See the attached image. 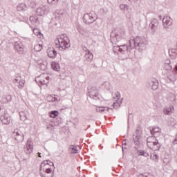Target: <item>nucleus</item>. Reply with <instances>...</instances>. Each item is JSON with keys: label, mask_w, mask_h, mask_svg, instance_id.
Wrapping results in <instances>:
<instances>
[{"label": "nucleus", "mask_w": 177, "mask_h": 177, "mask_svg": "<svg viewBox=\"0 0 177 177\" xmlns=\"http://www.w3.org/2000/svg\"><path fill=\"white\" fill-rule=\"evenodd\" d=\"M165 64V66H171V61L170 60L166 61Z\"/></svg>", "instance_id": "49530a36"}, {"label": "nucleus", "mask_w": 177, "mask_h": 177, "mask_svg": "<svg viewBox=\"0 0 177 177\" xmlns=\"http://www.w3.org/2000/svg\"><path fill=\"white\" fill-rule=\"evenodd\" d=\"M14 49L19 53V55H24L26 50L24 49V45L21 41H16L14 44Z\"/></svg>", "instance_id": "9b49d317"}, {"label": "nucleus", "mask_w": 177, "mask_h": 177, "mask_svg": "<svg viewBox=\"0 0 177 177\" xmlns=\"http://www.w3.org/2000/svg\"><path fill=\"white\" fill-rule=\"evenodd\" d=\"M159 18L161 19V15L159 16Z\"/></svg>", "instance_id": "680f3d73"}, {"label": "nucleus", "mask_w": 177, "mask_h": 177, "mask_svg": "<svg viewBox=\"0 0 177 177\" xmlns=\"http://www.w3.org/2000/svg\"><path fill=\"white\" fill-rule=\"evenodd\" d=\"M0 84H2V79L0 77Z\"/></svg>", "instance_id": "13d9d810"}, {"label": "nucleus", "mask_w": 177, "mask_h": 177, "mask_svg": "<svg viewBox=\"0 0 177 177\" xmlns=\"http://www.w3.org/2000/svg\"><path fill=\"white\" fill-rule=\"evenodd\" d=\"M124 35H125L124 29L113 30L111 33V42L113 44L117 45L124 38Z\"/></svg>", "instance_id": "20e7f679"}, {"label": "nucleus", "mask_w": 177, "mask_h": 177, "mask_svg": "<svg viewBox=\"0 0 177 177\" xmlns=\"http://www.w3.org/2000/svg\"><path fill=\"white\" fill-rule=\"evenodd\" d=\"M63 15H64V12L63 10H57L55 12V19L59 20V17H62V16H63Z\"/></svg>", "instance_id": "c756f323"}, {"label": "nucleus", "mask_w": 177, "mask_h": 177, "mask_svg": "<svg viewBox=\"0 0 177 177\" xmlns=\"http://www.w3.org/2000/svg\"><path fill=\"white\" fill-rule=\"evenodd\" d=\"M149 28H151V32L154 34L158 28V19L153 18L151 19V23L149 24Z\"/></svg>", "instance_id": "2eb2a0df"}, {"label": "nucleus", "mask_w": 177, "mask_h": 177, "mask_svg": "<svg viewBox=\"0 0 177 177\" xmlns=\"http://www.w3.org/2000/svg\"><path fill=\"white\" fill-rule=\"evenodd\" d=\"M143 133V129L142 127L138 126L136 131L135 134L133 135V141L135 146L139 147L140 146V138H142V135Z\"/></svg>", "instance_id": "0eeeda50"}, {"label": "nucleus", "mask_w": 177, "mask_h": 177, "mask_svg": "<svg viewBox=\"0 0 177 177\" xmlns=\"http://www.w3.org/2000/svg\"><path fill=\"white\" fill-rule=\"evenodd\" d=\"M1 110H2V109L1 108V106H0V111H1Z\"/></svg>", "instance_id": "e2e57ef3"}, {"label": "nucleus", "mask_w": 177, "mask_h": 177, "mask_svg": "<svg viewBox=\"0 0 177 177\" xmlns=\"http://www.w3.org/2000/svg\"><path fill=\"white\" fill-rule=\"evenodd\" d=\"M19 117L21 121H26V120H27V115H26V113L24 111L19 112Z\"/></svg>", "instance_id": "2f4dec72"}, {"label": "nucleus", "mask_w": 177, "mask_h": 177, "mask_svg": "<svg viewBox=\"0 0 177 177\" xmlns=\"http://www.w3.org/2000/svg\"><path fill=\"white\" fill-rule=\"evenodd\" d=\"M21 82V77H19V79L16 78L14 80V82H17L18 84L19 82Z\"/></svg>", "instance_id": "a18cd8bd"}, {"label": "nucleus", "mask_w": 177, "mask_h": 177, "mask_svg": "<svg viewBox=\"0 0 177 177\" xmlns=\"http://www.w3.org/2000/svg\"><path fill=\"white\" fill-rule=\"evenodd\" d=\"M23 19H24L23 20H19V21H24V20H26L27 18L24 17Z\"/></svg>", "instance_id": "6e6d98bb"}, {"label": "nucleus", "mask_w": 177, "mask_h": 177, "mask_svg": "<svg viewBox=\"0 0 177 177\" xmlns=\"http://www.w3.org/2000/svg\"><path fill=\"white\" fill-rule=\"evenodd\" d=\"M165 68L167 71H171V70H172V66L171 65H165Z\"/></svg>", "instance_id": "58836bf2"}, {"label": "nucleus", "mask_w": 177, "mask_h": 177, "mask_svg": "<svg viewBox=\"0 0 177 177\" xmlns=\"http://www.w3.org/2000/svg\"><path fill=\"white\" fill-rule=\"evenodd\" d=\"M47 2L49 5H54L56 6L59 3V0H47Z\"/></svg>", "instance_id": "473e14b6"}, {"label": "nucleus", "mask_w": 177, "mask_h": 177, "mask_svg": "<svg viewBox=\"0 0 177 177\" xmlns=\"http://www.w3.org/2000/svg\"><path fill=\"white\" fill-rule=\"evenodd\" d=\"M49 117H50V118H56V117H57V115H59V111H51L49 112Z\"/></svg>", "instance_id": "c85d7f7f"}, {"label": "nucleus", "mask_w": 177, "mask_h": 177, "mask_svg": "<svg viewBox=\"0 0 177 177\" xmlns=\"http://www.w3.org/2000/svg\"><path fill=\"white\" fill-rule=\"evenodd\" d=\"M173 71H175L176 73H177V65L175 66L174 70Z\"/></svg>", "instance_id": "864d4df0"}, {"label": "nucleus", "mask_w": 177, "mask_h": 177, "mask_svg": "<svg viewBox=\"0 0 177 177\" xmlns=\"http://www.w3.org/2000/svg\"><path fill=\"white\" fill-rule=\"evenodd\" d=\"M169 55L170 57H171L172 59H177V44L176 48H171L170 50H169Z\"/></svg>", "instance_id": "5701e85b"}, {"label": "nucleus", "mask_w": 177, "mask_h": 177, "mask_svg": "<svg viewBox=\"0 0 177 177\" xmlns=\"http://www.w3.org/2000/svg\"><path fill=\"white\" fill-rule=\"evenodd\" d=\"M149 88H151L153 91H157L158 89V80H156V78H152L148 82Z\"/></svg>", "instance_id": "a211bd4d"}, {"label": "nucleus", "mask_w": 177, "mask_h": 177, "mask_svg": "<svg viewBox=\"0 0 177 177\" xmlns=\"http://www.w3.org/2000/svg\"><path fill=\"white\" fill-rule=\"evenodd\" d=\"M167 79L169 80V82H175L177 80V72L175 71L169 72L167 74Z\"/></svg>", "instance_id": "412c9836"}, {"label": "nucleus", "mask_w": 177, "mask_h": 177, "mask_svg": "<svg viewBox=\"0 0 177 177\" xmlns=\"http://www.w3.org/2000/svg\"><path fill=\"white\" fill-rule=\"evenodd\" d=\"M147 48V40L145 37L137 36L136 38L129 40V44H124L113 47V50H118L123 55L125 52H129L131 49H137L139 52H143Z\"/></svg>", "instance_id": "f257e3e1"}, {"label": "nucleus", "mask_w": 177, "mask_h": 177, "mask_svg": "<svg viewBox=\"0 0 177 177\" xmlns=\"http://www.w3.org/2000/svg\"><path fill=\"white\" fill-rule=\"evenodd\" d=\"M31 23H38V17L37 16H31L29 19Z\"/></svg>", "instance_id": "72a5a7b5"}, {"label": "nucleus", "mask_w": 177, "mask_h": 177, "mask_svg": "<svg viewBox=\"0 0 177 177\" xmlns=\"http://www.w3.org/2000/svg\"><path fill=\"white\" fill-rule=\"evenodd\" d=\"M69 151L71 154H78V149L77 148V146L75 145H71L69 147Z\"/></svg>", "instance_id": "cd10ccee"}, {"label": "nucleus", "mask_w": 177, "mask_h": 177, "mask_svg": "<svg viewBox=\"0 0 177 177\" xmlns=\"http://www.w3.org/2000/svg\"><path fill=\"white\" fill-rule=\"evenodd\" d=\"M147 145L148 147L153 151H158L161 149V144L158 142L156 136H151L147 138Z\"/></svg>", "instance_id": "39448f33"}, {"label": "nucleus", "mask_w": 177, "mask_h": 177, "mask_svg": "<svg viewBox=\"0 0 177 177\" xmlns=\"http://www.w3.org/2000/svg\"><path fill=\"white\" fill-rule=\"evenodd\" d=\"M151 135L158 138L161 135V129L158 127H150L149 128Z\"/></svg>", "instance_id": "f3484780"}, {"label": "nucleus", "mask_w": 177, "mask_h": 177, "mask_svg": "<svg viewBox=\"0 0 177 177\" xmlns=\"http://www.w3.org/2000/svg\"><path fill=\"white\" fill-rule=\"evenodd\" d=\"M52 102H57V97H53V100Z\"/></svg>", "instance_id": "8fccbe9b"}, {"label": "nucleus", "mask_w": 177, "mask_h": 177, "mask_svg": "<svg viewBox=\"0 0 177 177\" xmlns=\"http://www.w3.org/2000/svg\"><path fill=\"white\" fill-rule=\"evenodd\" d=\"M84 57L86 60V62H91L93 60V54L91 50H88L87 53H86Z\"/></svg>", "instance_id": "a878e982"}, {"label": "nucleus", "mask_w": 177, "mask_h": 177, "mask_svg": "<svg viewBox=\"0 0 177 177\" xmlns=\"http://www.w3.org/2000/svg\"><path fill=\"white\" fill-rule=\"evenodd\" d=\"M96 20H97V15L93 11L86 13L83 16V21L86 24H92V23H95Z\"/></svg>", "instance_id": "423d86ee"}, {"label": "nucleus", "mask_w": 177, "mask_h": 177, "mask_svg": "<svg viewBox=\"0 0 177 177\" xmlns=\"http://www.w3.org/2000/svg\"><path fill=\"white\" fill-rule=\"evenodd\" d=\"M127 139H124L122 142V153H124V150H127L128 148L127 147Z\"/></svg>", "instance_id": "f704fd0d"}, {"label": "nucleus", "mask_w": 177, "mask_h": 177, "mask_svg": "<svg viewBox=\"0 0 177 177\" xmlns=\"http://www.w3.org/2000/svg\"><path fill=\"white\" fill-rule=\"evenodd\" d=\"M34 150V145L32 141L30 139L27 140L26 147H24L26 154H31Z\"/></svg>", "instance_id": "4468645a"}, {"label": "nucleus", "mask_w": 177, "mask_h": 177, "mask_svg": "<svg viewBox=\"0 0 177 177\" xmlns=\"http://www.w3.org/2000/svg\"><path fill=\"white\" fill-rule=\"evenodd\" d=\"M48 12L49 8L48 6H42L37 9L36 14L37 16H45V15H48Z\"/></svg>", "instance_id": "f8f14e48"}, {"label": "nucleus", "mask_w": 177, "mask_h": 177, "mask_svg": "<svg viewBox=\"0 0 177 177\" xmlns=\"http://www.w3.org/2000/svg\"><path fill=\"white\" fill-rule=\"evenodd\" d=\"M87 96L91 97V99H94V100H97L100 99L99 93L97 92V88L95 86H89L87 88Z\"/></svg>", "instance_id": "6e6552de"}, {"label": "nucleus", "mask_w": 177, "mask_h": 177, "mask_svg": "<svg viewBox=\"0 0 177 177\" xmlns=\"http://www.w3.org/2000/svg\"><path fill=\"white\" fill-rule=\"evenodd\" d=\"M56 48H58L59 50H66L68 49L71 44H70V39L67 37L66 34H63L61 36H58L55 40Z\"/></svg>", "instance_id": "7ed1b4c3"}, {"label": "nucleus", "mask_w": 177, "mask_h": 177, "mask_svg": "<svg viewBox=\"0 0 177 177\" xmlns=\"http://www.w3.org/2000/svg\"><path fill=\"white\" fill-rule=\"evenodd\" d=\"M43 67H44L43 68L44 70H45V68H46V66H43Z\"/></svg>", "instance_id": "bf43d9fd"}, {"label": "nucleus", "mask_w": 177, "mask_h": 177, "mask_svg": "<svg viewBox=\"0 0 177 177\" xmlns=\"http://www.w3.org/2000/svg\"><path fill=\"white\" fill-rule=\"evenodd\" d=\"M105 85H110V83H109V82H105Z\"/></svg>", "instance_id": "4d7b16f0"}, {"label": "nucleus", "mask_w": 177, "mask_h": 177, "mask_svg": "<svg viewBox=\"0 0 177 177\" xmlns=\"http://www.w3.org/2000/svg\"><path fill=\"white\" fill-rule=\"evenodd\" d=\"M174 145H177V134L176 135V138L173 140Z\"/></svg>", "instance_id": "de8ad7c7"}, {"label": "nucleus", "mask_w": 177, "mask_h": 177, "mask_svg": "<svg viewBox=\"0 0 177 177\" xmlns=\"http://www.w3.org/2000/svg\"><path fill=\"white\" fill-rule=\"evenodd\" d=\"M77 30L78 32H80V34H82V29L81 28V26H77Z\"/></svg>", "instance_id": "37998d69"}, {"label": "nucleus", "mask_w": 177, "mask_h": 177, "mask_svg": "<svg viewBox=\"0 0 177 177\" xmlns=\"http://www.w3.org/2000/svg\"><path fill=\"white\" fill-rule=\"evenodd\" d=\"M51 67L54 71H60V64L56 61L51 62Z\"/></svg>", "instance_id": "393cba45"}, {"label": "nucleus", "mask_w": 177, "mask_h": 177, "mask_svg": "<svg viewBox=\"0 0 177 177\" xmlns=\"http://www.w3.org/2000/svg\"><path fill=\"white\" fill-rule=\"evenodd\" d=\"M138 177H149L143 174H140V175H138Z\"/></svg>", "instance_id": "09e8293b"}, {"label": "nucleus", "mask_w": 177, "mask_h": 177, "mask_svg": "<svg viewBox=\"0 0 177 177\" xmlns=\"http://www.w3.org/2000/svg\"><path fill=\"white\" fill-rule=\"evenodd\" d=\"M129 2H138V1H139V0H129Z\"/></svg>", "instance_id": "603ef678"}, {"label": "nucleus", "mask_w": 177, "mask_h": 177, "mask_svg": "<svg viewBox=\"0 0 177 177\" xmlns=\"http://www.w3.org/2000/svg\"><path fill=\"white\" fill-rule=\"evenodd\" d=\"M46 52L50 59H55L56 56H57V51L53 47L48 48Z\"/></svg>", "instance_id": "aec40b11"}, {"label": "nucleus", "mask_w": 177, "mask_h": 177, "mask_svg": "<svg viewBox=\"0 0 177 177\" xmlns=\"http://www.w3.org/2000/svg\"><path fill=\"white\" fill-rule=\"evenodd\" d=\"M12 139H15L17 143H21L24 140V133L19 129H15L12 134Z\"/></svg>", "instance_id": "1a4fd4ad"}, {"label": "nucleus", "mask_w": 177, "mask_h": 177, "mask_svg": "<svg viewBox=\"0 0 177 177\" xmlns=\"http://www.w3.org/2000/svg\"><path fill=\"white\" fill-rule=\"evenodd\" d=\"M158 155L156 153L151 155V160H153V161H158Z\"/></svg>", "instance_id": "e433bc0d"}, {"label": "nucleus", "mask_w": 177, "mask_h": 177, "mask_svg": "<svg viewBox=\"0 0 177 177\" xmlns=\"http://www.w3.org/2000/svg\"><path fill=\"white\" fill-rule=\"evenodd\" d=\"M97 113H106V111H109V110H113V109H111L109 106H98L96 108Z\"/></svg>", "instance_id": "b1692460"}, {"label": "nucleus", "mask_w": 177, "mask_h": 177, "mask_svg": "<svg viewBox=\"0 0 177 177\" xmlns=\"http://www.w3.org/2000/svg\"><path fill=\"white\" fill-rule=\"evenodd\" d=\"M115 95H116L117 100L115 102L113 103L112 106H113V109L117 110L121 107V104H122L123 98L121 99V94L118 91L116 92ZM120 99H121V100H120Z\"/></svg>", "instance_id": "ddd939ff"}, {"label": "nucleus", "mask_w": 177, "mask_h": 177, "mask_svg": "<svg viewBox=\"0 0 177 177\" xmlns=\"http://www.w3.org/2000/svg\"><path fill=\"white\" fill-rule=\"evenodd\" d=\"M41 49H42V46H41L40 44L35 46V50L37 52H39V50H41Z\"/></svg>", "instance_id": "4c0bfd02"}, {"label": "nucleus", "mask_w": 177, "mask_h": 177, "mask_svg": "<svg viewBox=\"0 0 177 177\" xmlns=\"http://www.w3.org/2000/svg\"><path fill=\"white\" fill-rule=\"evenodd\" d=\"M17 10L19 12L21 10L26 12V10H27V6L24 3H21L17 6Z\"/></svg>", "instance_id": "bb28decb"}, {"label": "nucleus", "mask_w": 177, "mask_h": 177, "mask_svg": "<svg viewBox=\"0 0 177 177\" xmlns=\"http://www.w3.org/2000/svg\"><path fill=\"white\" fill-rule=\"evenodd\" d=\"M120 8L121 10H128L129 9V6L127 4H121Z\"/></svg>", "instance_id": "c9c22d12"}, {"label": "nucleus", "mask_w": 177, "mask_h": 177, "mask_svg": "<svg viewBox=\"0 0 177 177\" xmlns=\"http://www.w3.org/2000/svg\"><path fill=\"white\" fill-rule=\"evenodd\" d=\"M23 86H24V83L22 82H19V86H18L19 89H21Z\"/></svg>", "instance_id": "a19ab883"}, {"label": "nucleus", "mask_w": 177, "mask_h": 177, "mask_svg": "<svg viewBox=\"0 0 177 177\" xmlns=\"http://www.w3.org/2000/svg\"><path fill=\"white\" fill-rule=\"evenodd\" d=\"M37 156H38V157H41V153H40V152H38V153H37Z\"/></svg>", "instance_id": "5fc2aeb1"}, {"label": "nucleus", "mask_w": 177, "mask_h": 177, "mask_svg": "<svg viewBox=\"0 0 177 177\" xmlns=\"http://www.w3.org/2000/svg\"><path fill=\"white\" fill-rule=\"evenodd\" d=\"M47 100H48V102H52V100H53V96H52V95H48V96H47Z\"/></svg>", "instance_id": "79ce46f5"}, {"label": "nucleus", "mask_w": 177, "mask_h": 177, "mask_svg": "<svg viewBox=\"0 0 177 177\" xmlns=\"http://www.w3.org/2000/svg\"><path fill=\"white\" fill-rule=\"evenodd\" d=\"M48 129L49 128H53V124H50L48 127H47Z\"/></svg>", "instance_id": "3c124183"}, {"label": "nucleus", "mask_w": 177, "mask_h": 177, "mask_svg": "<svg viewBox=\"0 0 177 177\" xmlns=\"http://www.w3.org/2000/svg\"><path fill=\"white\" fill-rule=\"evenodd\" d=\"M6 100L7 102H10L12 100V95H6Z\"/></svg>", "instance_id": "ea45409f"}, {"label": "nucleus", "mask_w": 177, "mask_h": 177, "mask_svg": "<svg viewBox=\"0 0 177 177\" xmlns=\"http://www.w3.org/2000/svg\"><path fill=\"white\" fill-rule=\"evenodd\" d=\"M172 110H174V106H170L169 108L165 109L163 112L167 115H169V114H171V113H172Z\"/></svg>", "instance_id": "7c9ffc66"}, {"label": "nucleus", "mask_w": 177, "mask_h": 177, "mask_svg": "<svg viewBox=\"0 0 177 177\" xmlns=\"http://www.w3.org/2000/svg\"><path fill=\"white\" fill-rule=\"evenodd\" d=\"M39 171L41 177H53L55 176V164L49 160H44L40 164Z\"/></svg>", "instance_id": "f03ea898"}, {"label": "nucleus", "mask_w": 177, "mask_h": 177, "mask_svg": "<svg viewBox=\"0 0 177 177\" xmlns=\"http://www.w3.org/2000/svg\"><path fill=\"white\" fill-rule=\"evenodd\" d=\"M138 147H138V146H136L134 147V149H136V151H137L138 156L146 157V158L150 157V153H149V152H147V150H142V149L139 150L138 149Z\"/></svg>", "instance_id": "4be33fe9"}, {"label": "nucleus", "mask_w": 177, "mask_h": 177, "mask_svg": "<svg viewBox=\"0 0 177 177\" xmlns=\"http://www.w3.org/2000/svg\"><path fill=\"white\" fill-rule=\"evenodd\" d=\"M165 28L172 26V19L169 16H165L162 20Z\"/></svg>", "instance_id": "6ab92c4d"}, {"label": "nucleus", "mask_w": 177, "mask_h": 177, "mask_svg": "<svg viewBox=\"0 0 177 177\" xmlns=\"http://www.w3.org/2000/svg\"><path fill=\"white\" fill-rule=\"evenodd\" d=\"M40 79L39 80V84L40 85H46L48 86V84H49V80L50 77L48 76V74L43 73L40 75Z\"/></svg>", "instance_id": "dca6fc26"}, {"label": "nucleus", "mask_w": 177, "mask_h": 177, "mask_svg": "<svg viewBox=\"0 0 177 177\" xmlns=\"http://www.w3.org/2000/svg\"><path fill=\"white\" fill-rule=\"evenodd\" d=\"M129 115H132V113H129Z\"/></svg>", "instance_id": "052dcab7"}, {"label": "nucleus", "mask_w": 177, "mask_h": 177, "mask_svg": "<svg viewBox=\"0 0 177 177\" xmlns=\"http://www.w3.org/2000/svg\"><path fill=\"white\" fill-rule=\"evenodd\" d=\"M3 113L1 115V121L4 125H9L10 124V115L8 113V111L3 109Z\"/></svg>", "instance_id": "9d476101"}, {"label": "nucleus", "mask_w": 177, "mask_h": 177, "mask_svg": "<svg viewBox=\"0 0 177 177\" xmlns=\"http://www.w3.org/2000/svg\"><path fill=\"white\" fill-rule=\"evenodd\" d=\"M82 49L84 52H86V53H88V50H89L85 46H82Z\"/></svg>", "instance_id": "c03bdc74"}]
</instances>
